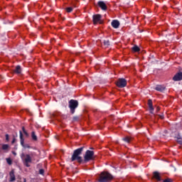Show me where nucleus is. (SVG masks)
Wrapping results in <instances>:
<instances>
[{"label":"nucleus","mask_w":182,"mask_h":182,"mask_svg":"<svg viewBox=\"0 0 182 182\" xmlns=\"http://www.w3.org/2000/svg\"><path fill=\"white\" fill-rule=\"evenodd\" d=\"M83 149H85V147L82 146L74 151L73 154L71 157V161H75V160H77V163H88V161H93V160L96 159V156H95V152L93 151L87 150L84 156L83 160L82 156H80V154H82L83 151Z\"/></svg>","instance_id":"1"},{"label":"nucleus","mask_w":182,"mask_h":182,"mask_svg":"<svg viewBox=\"0 0 182 182\" xmlns=\"http://www.w3.org/2000/svg\"><path fill=\"white\" fill-rule=\"evenodd\" d=\"M21 157L24 166H26V167H31L29 164L32 163V155L21 154Z\"/></svg>","instance_id":"2"},{"label":"nucleus","mask_w":182,"mask_h":182,"mask_svg":"<svg viewBox=\"0 0 182 182\" xmlns=\"http://www.w3.org/2000/svg\"><path fill=\"white\" fill-rule=\"evenodd\" d=\"M113 178V176L107 172L101 173L98 179L99 182H108Z\"/></svg>","instance_id":"3"},{"label":"nucleus","mask_w":182,"mask_h":182,"mask_svg":"<svg viewBox=\"0 0 182 182\" xmlns=\"http://www.w3.org/2000/svg\"><path fill=\"white\" fill-rule=\"evenodd\" d=\"M77 106H79V103L77 102V101H76L75 100H70L69 107L70 109V112H71L72 114H73V113H75V109H76V107H77Z\"/></svg>","instance_id":"4"},{"label":"nucleus","mask_w":182,"mask_h":182,"mask_svg":"<svg viewBox=\"0 0 182 182\" xmlns=\"http://www.w3.org/2000/svg\"><path fill=\"white\" fill-rule=\"evenodd\" d=\"M19 133H20V143L22 147H23L24 149H31V146H29V144H25V142H24L25 139H23V134H22V131H20Z\"/></svg>","instance_id":"5"},{"label":"nucleus","mask_w":182,"mask_h":182,"mask_svg":"<svg viewBox=\"0 0 182 182\" xmlns=\"http://www.w3.org/2000/svg\"><path fill=\"white\" fill-rule=\"evenodd\" d=\"M127 85V81L124 78H119L117 81V86H118V87H126Z\"/></svg>","instance_id":"6"},{"label":"nucleus","mask_w":182,"mask_h":182,"mask_svg":"<svg viewBox=\"0 0 182 182\" xmlns=\"http://www.w3.org/2000/svg\"><path fill=\"white\" fill-rule=\"evenodd\" d=\"M93 23L96 25L97 23H102V16L100 14H95L92 16Z\"/></svg>","instance_id":"7"},{"label":"nucleus","mask_w":182,"mask_h":182,"mask_svg":"<svg viewBox=\"0 0 182 182\" xmlns=\"http://www.w3.org/2000/svg\"><path fill=\"white\" fill-rule=\"evenodd\" d=\"M97 5L101 8L102 11H106L107 9V6L105 1H98Z\"/></svg>","instance_id":"8"},{"label":"nucleus","mask_w":182,"mask_h":182,"mask_svg":"<svg viewBox=\"0 0 182 182\" xmlns=\"http://www.w3.org/2000/svg\"><path fill=\"white\" fill-rule=\"evenodd\" d=\"M173 80H174L175 82L182 80V73H178L176 74L175 76L173 77Z\"/></svg>","instance_id":"9"},{"label":"nucleus","mask_w":182,"mask_h":182,"mask_svg":"<svg viewBox=\"0 0 182 182\" xmlns=\"http://www.w3.org/2000/svg\"><path fill=\"white\" fill-rule=\"evenodd\" d=\"M111 25L114 28V29H117V28L120 26V22H119L117 20H113L111 23Z\"/></svg>","instance_id":"10"},{"label":"nucleus","mask_w":182,"mask_h":182,"mask_svg":"<svg viewBox=\"0 0 182 182\" xmlns=\"http://www.w3.org/2000/svg\"><path fill=\"white\" fill-rule=\"evenodd\" d=\"M154 178H155L157 181H161V176L160 173L157 171L154 172Z\"/></svg>","instance_id":"11"},{"label":"nucleus","mask_w":182,"mask_h":182,"mask_svg":"<svg viewBox=\"0 0 182 182\" xmlns=\"http://www.w3.org/2000/svg\"><path fill=\"white\" fill-rule=\"evenodd\" d=\"M14 72L17 75H21V73H22V68H21L20 65H17L16 68L14 70Z\"/></svg>","instance_id":"12"},{"label":"nucleus","mask_w":182,"mask_h":182,"mask_svg":"<svg viewBox=\"0 0 182 182\" xmlns=\"http://www.w3.org/2000/svg\"><path fill=\"white\" fill-rule=\"evenodd\" d=\"M155 90H157L158 92H164V90H166V87L162 85H157L155 87Z\"/></svg>","instance_id":"13"},{"label":"nucleus","mask_w":182,"mask_h":182,"mask_svg":"<svg viewBox=\"0 0 182 182\" xmlns=\"http://www.w3.org/2000/svg\"><path fill=\"white\" fill-rule=\"evenodd\" d=\"M148 105H149L150 113L153 114L154 108L153 107V103L151 102V101L150 100L148 101Z\"/></svg>","instance_id":"14"},{"label":"nucleus","mask_w":182,"mask_h":182,"mask_svg":"<svg viewBox=\"0 0 182 182\" xmlns=\"http://www.w3.org/2000/svg\"><path fill=\"white\" fill-rule=\"evenodd\" d=\"M16 178H15V173H14V171H11L10 172V181L14 182L15 181Z\"/></svg>","instance_id":"15"},{"label":"nucleus","mask_w":182,"mask_h":182,"mask_svg":"<svg viewBox=\"0 0 182 182\" xmlns=\"http://www.w3.org/2000/svg\"><path fill=\"white\" fill-rule=\"evenodd\" d=\"M1 149L4 151H8L9 150V144H1Z\"/></svg>","instance_id":"16"},{"label":"nucleus","mask_w":182,"mask_h":182,"mask_svg":"<svg viewBox=\"0 0 182 182\" xmlns=\"http://www.w3.org/2000/svg\"><path fill=\"white\" fill-rule=\"evenodd\" d=\"M31 137L33 140H34V141H36V140H38V136H36V134L35 133V132H31Z\"/></svg>","instance_id":"17"},{"label":"nucleus","mask_w":182,"mask_h":182,"mask_svg":"<svg viewBox=\"0 0 182 182\" xmlns=\"http://www.w3.org/2000/svg\"><path fill=\"white\" fill-rule=\"evenodd\" d=\"M132 50L134 52H139L140 50V48H139V46H134L133 48H132Z\"/></svg>","instance_id":"18"},{"label":"nucleus","mask_w":182,"mask_h":182,"mask_svg":"<svg viewBox=\"0 0 182 182\" xmlns=\"http://www.w3.org/2000/svg\"><path fill=\"white\" fill-rule=\"evenodd\" d=\"M6 161L9 164V166H11L12 165V159H11V158H6Z\"/></svg>","instance_id":"19"},{"label":"nucleus","mask_w":182,"mask_h":182,"mask_svg":"<svg viewBox=\"0 0 182 182\" xmlns=\"http://www.w3.org/2000/svg\"><path fill=\"white\" fill-rule=\"evenodd\" d=\"M22 130L26 137H29V134H28V132H26L24 127H22Z\"/></svg>","instance_id":"20"},{"label":"nucleus","mask_w":182,"mask_h":182,"mask_svg":"<svg viewBox=\"0 0 182 182\" xmlns=\"http://www.w3.org/2000/svg\"><path fill=\"white\" fill-rule=\"evenodd\" d=\"M124 141H126V143H129L132 139L129 136H127L125 138H123Z\"/></svg>","instance_id":"21"},{"label":"nucleus","mask_w":182,"mask_h":182,"mask_svg":"<svg viewBox=\"0 0 182 182\" xmlns=\"http://www.w3.org/2000/svg\"><path fill=\"white\" fill-rule=\"evenodd\" d=\"M104 45L107 48L110 45V42L108 40L104 41Z\"/></svg>","instance_id":"22"},{"label":"nucleus","mask_w":182,"mask_h":182,"mask_svg":"<svg viewBox=\"0 0 182 182\" xmlns=\"http://www.w3.org/2000/svg\"><path fill=\"white\" fill-rule=\"evenodd\" d=\"M65 10H66V12H68V14H69V13L72 12V11H73V7H67L65 9Z\"/></svg>","instance_id":"23"},{"label":"nucleus","mask_w":182,"mask_h":182,"mask_svg":"<svg viewBox=\"0 0 182 182\" xmlns=\"http://www.w3.org/2000/svg\"><path fill=\"white\" fill-rule=\"evenodd\" d=\"M44 173H45V171H44L43 169H40V170H39V174L43 175Z\"/></svg>","instance_id":"24"},{"label":"nucleus","mask_w":182,"mask_h":182,"mask_svg":"<svg viewBox=\"0 0 182 182\" xmlns=\"http://www.w3.org/2000/svg\"><path fill=\"white\" fill-rule=\"evenodd\" d=\"M164 182H173V181L170 178H166V179L164 180Z\"/></svg>","instance_id":"25"},{"label":"nucleus","mask_w":182,"mask_h":182,"mask_svg":"<svg viewBox=\"0 0 182 182\" xmlns=\"http://www.w3.org/2000/svg\"><path fill=\"white\" fill-rule=\"evenodd\" d=\"M6 141H9V134H6Z\"/></svg>","instance_id":"26"},{"label":"nucleus","mask_w":182,"mask_h":182,"mask_svg":"<svg viewBox=\"0 0 182 182\" xmlns=\"http://www.w3.org/2000/svg\"><path fill=\"white\" fill-rule=\"evenodd\" d=\"M178 143L179 144H182V139H178Z\"/></svg>","instance_id":"27"},{"label":"nucleus","mask_w":182,"mask_h":182,"mask_svg":"<svg viewBox=\"0 0 182 182\" xmlns=\"http://www.w3.org/2000/svg\"><path fill=\"white\" fill-rule=\"evenodd\" d=\"M15 141H16V139L14 138L11 141V144H14V143H15Z\"/></svg>","instance_id":"28"},{"label":"nucleus","mask_w":182,"mask_h":182,"mask_svg":"<svg viewBox=\"0 0 182 182\" xmlns=\"http://www.w3.org/2000/svg\"><path fill=\"white\" fill-rule=\"evenodd\" d=\"M12 154H14V156H16V152H15V151H12Z\"/></svg>","instance_id":"29"},{"label":"nucleus","mask_w":182,"mask_h":182,"mask_svg":"<svg viewBox=\"0 0 182 182\" xmlns=\"http://www.w3.org/2000/svg\"><path fill=\"white\" fill-rule=\"evenodd\" d=\"M156 110H157V111L160 110V107H156Z\"/></svg>","instance_id":"30"},{"label":"nucleus","mask_w":182,"mask_h":182,"mask_svg":"<svg viewBox=\"0 0 182 182\" xmlns=\"http://www.w3.org/2000/svg\"><path fill=\"white\" fill-rule=\"evenodd\" d=\"M23 182H26V178H24V179H23Z\"/></svg>","instance_id":"31"}]
</instances>
